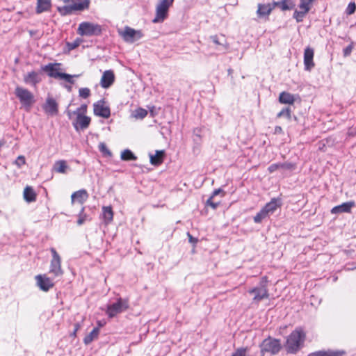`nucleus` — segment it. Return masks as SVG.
I'll return each instance as SVG.
<instances>
[{"label":"nucleus","mask_w":356,"mask_h":356,"mask_svg":"<svg viewBox=\"0 0 356 356\" xmlns=\"http://www.w3.org/2000/svg\"><path fill=\"white\" fill-rule=\"evenodd\" d=\"M300 6L302 8H308L309 9H311L312 4L314 1V0H300Z\"/></svg>","instance_id":"nucleus-43"},{"label":"nucleus","mask_w":356,"mask_h":356,"mask_svg":"<svg viewBox=\"0 0 356 356\" xmlns=\"http://www.w3.org/2000/svg\"><path fill=\"white\" fill-rule=\"evenodd\" d=\"M260 347L263 355H275L280 352L282 346L280 340L269 337L263 341Z\"/></svg>","instance_id":"nucleus-5"},{"label":"nucleus","mask_w":356,"mask_h":356,"mask_svg":"<svg viewBox=\"0 0 356 356\" xmlns=\"http://www.w3.org/2000/svg\"><path fill=\"white\" fill-rule=\"evenodd\" d=\"M281 206L282 201L280 198H273L254 217V222H261L264 219L272 215Z\"/></svg>","instance_id":"nucleus-2"},{"label":"nucleus","mask_w":356,"mask_h":356,"mask_svg":"<svg viewBox=\"0 0 356 356\" xmlns=\"http://www.w3.org/2000/svg\"><path fill=\"white\" fill-rule=\"evenodd\" d=\"M280 169L292 170L295 169V164L287 162L273 163L268 167V170L270 173H273Z\"/></svg>","instance_id":"nucleus-22"},{"label":"nucleus","mask_w":356,"mask_h":356,"mask_svg":"<svg viewBox=\"0 0 356 356\" xmlns=\"http://www.w3.org/2000/svg\"><path fill=\"white\" fill-rule=\"evenodd\" d=\"M52 259L50 262L49 273L54 277H61L63 275V270L61 268V258L54 248L50 250Z\"/></svg>","instance_id":"nucleus-6"},{"label":"nucleus","mask_w":356,"mask_h":356,"mask_svg":"<svg viewBox=\"0 0 356 356\" xmlns=\"http://www.w3.org/2000/svg\"><path fill=\"white\" fill-rule=\"evenodd\" d=\"M83 211H84V207H82V209L79 213V219L77 220V224L79 225H81L86 220H88V216L86 214L83 213Z\"/></svg>","instance_id":"nucleus-39"},{"label":"nucleus","mask_w":356,"mask_h":356,"mask_svg":"<svg viewBox=\"0 0 356 356\" xmlns=\"http://www.w3.org/2000/svg\"><path fill=\"white\" fill-rule=\"evenodd\" d=\"M174 0H161L156 9V16L152 20L154 23L162 22L167 17L168 9Z\"/></svg>","instance_id":"nucleus-9"},{"label":"nucleus","mask_w":356,"mask_h":356,"mask_svg":"<svg viewBox=\"0 0 356 356\" xmlns=\"http://www.w3.org/2000/svg\"><path fill=\"white\" fill-rule=\"evenodd\" d=\"M102 32V26L97 23L83 22L79 24L76 33L81 36L91 37L99 35Z\"/></svg>","instance_id":"nucleus-4"},{"label":"nucleus","mask_w":356,"mask_h":356,"mask_svg":"<svg viewBox=\"0 0 356 356\" xmlns=\"http://www.w3.org/2000/svg\"><path fill=\"white\" fill-rule=\"evenodd\" d=\"M211 39L213 42V43H215L216 44H221V43L219 42L218 38L216 35L211 36Z\"/></svg>","instance_id":"nucleus-52"},{"label":"nucleus","mask_w":356,"mask_h":356,"mask_svg":"<svg viewBox=\"0 0 356 356\" xmlns=\"http://www.w3.org/2000/svg\"><path fill=\"white\" fill-rule=\"evenodd\" d=\"M245 354L246 349L239 348L232 355V356H245Z\"/></svg>","instance_id":"nucleus-47"},{"label":"nucleus","mask_w":356,"mask_h":356,"mask_svg":"<svg viewBox=\"0 0 356 356\" xmlns=\"http://www.w3.org/2000/svg\"><path fill=\"white\" fill-rule=\"evenodd\" d=\"M354 205L355 203L353 202H346L340 205L333 207L331 210V213L333 214L349 213L350 212Z\"/></svg>","instance_id":"nucleus-20"},{"label":"nucleus","mask_w":356,"mask_h":356,"mask_svg":"<svg viewBox=\"0 0 356 356\" xmlns=\"http://www.w3.org/2000/svg\"><path fill=\"white\" fill-rule=\"evenodd\" d=\"M276 129H277V131L282 130L281 127H276Z\"/></svg>","instance_id":"nucleus-57"},{"label":"nucleus","mask_w":356,"mask_h":356,"mask_svg":"<svg viewBox=\"0 0 356 356\" xmlns=\"http://www.w3.org/2000/svg\"><path fill=\"white\" fill-rule=\"evenodd\" d=\"M51 6V0H37L35 11L38 14L46 12L50 10Z\"/></svg>","instance_id":"nucleus-24"},{"label":"nucleus","mask_w":356,"mask_h":356,"mask_svg":"<svg viewBox=\"0 0 356 356\" xmlns=\"http://www.w3.org/2000/svg\"><path fill=\"white\" fill-rule=\"evenodd\" d=\"M41 79L39 74L36 72H31L27 73L24 76V81L25 83L35 86L37 83L40 82Z\"/></svg>","instance_id":"nucleus-21"},{"label":"nucleus","mask_w":356,"mask_h":356,"mask_svg":"<svg viewBox=\"0 0 356 356\" xmlns=\"http://www.w3.org/2000/svg\"><path fill=\"white\" fill-rule=\"evenodd\" d=\"M88 198V193L85 189H81L73 193L71 195L72 204L78 202L83 204Z\"/></svg>","instance_id":"nucleus-19"},{"label":"nucleus","mask_w":356,"mask_h":356,"mask_svg":"<svg viewBox=\"0 0 356 356\" xmlns=\"http://www.w3.org/2000/svg\"><path fill=\"white\" fill-rule=\"evenodd\" d=\"M165 152L163 150H156L154 155L149 154L150 163L153 165H159L163 161Z\"/></svg>","instance_id":"nucleus-26"},{"label":"nucleus","mask_w":356,"mask_h":356,"mask_svg":"<svg viewBox=\"0 0 356 356\" xmlns=\"http://www.w3.org/2000/svg\"><path fill=\"white\" fill-rule=\"evenodd\" d=\"M65 88L69 91L70 92L72 90V86H67V85H65Z\"/></svg>","instance_id":"nucleus-55"},{"label":"nucleus","mask_w":356,"mask_h":356,"mask_svg":"<svg viewBox=\"0 0 356 356\" xmlns=\"http://www.w3.org/2000/svg\"><path fill=\"white\" fill-rule=\"evenodd\" d=\"M70 167L67 165L66 161L59 160L55 162L52 170L58 173L65 174Z\"/></svg>","instance_id":"nucleus-25"},{"label":"nucleus","mask_w":356,"mask_h":356,"mask_svg":"<svg viewBox=\"0 0 356 356\" xmlns=\"http://www.w3.org/2000/svg\"><path fill=\"white\" fill-rule=\"evenodd\" d=\"M79 95L82 98H88L90 95V90L88 88H81L79 90Z\"/></svg>","instance_id":"nucleus-41"},{"label":"nucleus","mask_w":356,"mask_h":356,"mask_svg":"<svg viewBox=\"0 0 356 356\" xmlns=\"http://www.w3.org/2000/svg\"><path fill=\"white\" fill-rule=\"evenodd\" d=\"M213 197H210L207 201V205L210 206L213 209H216L220 204V202H215L212 200Z\"/></svg>","instance_id":"nucleus-44"},{"label":"nucleus","mask_w":356,"mask_h":356,"mask_svg":"<svg viewBox=\"0 0 356 356\" xmlns=\"http://www.w3.org/2000/svg\"><path fill=\"white\" fill-rule=\"evenodd\" d=\"M94 113L95 115L108 118L111 115V111L104 102L99 101L94 104Z\"/></svg>","instance_id":"nucleus-15"},{"label":"nucleus","mask_w":356,"mask_h":356,"mask_svg":"<svg viewBox=\"0 0 356 356\" xmlns=\"http://www.w3.org/2000/svg\"><path fill=\"white\" fill-rule=\"evenodd\" d=\"M187 234L189 238V241L191 243H197V240L196 238H193L189 233H188Z\"/></svg>","instance_id":"nucleus-53"},{"label":"nucleus","mask_w":356,"mask_h":356,"mask_svg":"<svg viewBox=\"0 0 356 356\" xmlns=\"http://www.w3.org/2000/svg\"><path fill=\"white\" fill-rule=\"evenodd\" d=\"M220 193H222L224 195V192L220 188L216 189L213 192V194L211 197H213V198L216 195Z\"/></svg>","instance_id":"nucleus-51"},{"label":"nucleus","mask_w":356,"mask_h":356,"mask_svg":"<svg viewBox=\"0 0 356 356\" xmlns=\"http://www.w3.org/2000/svg\"><path fill=\"white\" fill-rule=\"evenodd\" d=\"M266 280L260 282V286L249 290V293L253 296L252 301L259 303L260 301L267 299L269 296L268 289L265 285Z\"/></svg>","instance_id":"nucleus-10"},{"label":"nucleus","mask_w":356,"mask_h":356,"mask_svg":"<svg viewBox=\"0 0 356 356\" xmlns=\"http://www.w3.org/2000/svg\"><path fill=\"white\" fill-rule=\"evenodd\" d=\"M147 115V110L144 109V108H138L137 109H136L131 114V117L135 118V119H143L145 118Z\"/></svg>","instance_id":"nucleus-34"},{"label":"nucleus","mask_w":356,"mask_h":356,"mask_svg":"<svg viewBox=\"0 0 356 356\" xmlns=\"http://www.w3.org/2000/svg\"><path fill=\"white\" fill-rule=\"evenodd\" d=\"M67 114H68V116H69L70 118H71V113H70V111L67 113Z\"/></svg>","instance_id":"nucleus-58"},{"label":"nucleus","mask_w":356,"mask_h":356,"mask_svg":"<svg viewBox=\"0 0 356 356\" xmlns=\"http://www.w3.org/2000/svg\"><path fill=\"white\" fill-rule=\"evenodd\" d=\"M115 75L112 70H106L103 73L101 78L100 84L104 88H108L114 82Z\"/></svg>","instance_id":"nucleus-18"},{"label":"nucleus","mask_w":356,"mask_h":356,"mask_svg":"<svg viewBox=\"0 0 356 356\" xmlns=\"http://www.w3.org/2000/svg\"><path fill=\"white\" fill-rule=\"evenodd\" d=\"M314 49L310 47H307L304 51V65L306 71L309 72L314 67Z\"/></svg>","instance_id":"nucleus-13"},{"label":"nucleus","mask_w":356,"mask_h":356,"mask_svg":"<svg viewBox=\"0 0 356 356\" xmlns=\"http://www.w3.org/2000/svg\"><path fill=\"white\" fill-rule=\"evenodd\" d=\"M90 120V117L78 113L76 118L73 122V126L76 131L83 130L88 127Z\"/></svg>","instance_id":"nucleus-14"},{"label":"nucleus","mask_w":356,"mask_h":356,"mask_svg":"<svg viewBox=\"0 0 356 356\" xmlns=\"http://www.w3.org/2000/svg\"><path fill=\"white\" fill-rule=\"evenodd\" d=\"M306 334L300 327L296 328L287 337L285 348L289 353H296L303 346Z\"/></svg>","instance_id":"nucleus-1"},{"label":"nucleus","mask_w":356,"mask_h":356,"mask_svg":"<svg viewBox=\"0 0 356 356\" xmlns=\"http://www.w3.org/2000/svg\"><path fill=\"white\" fill-rule=\"evenodd\" d=\"M291 111L289 108H284L282 109L278 114H277V118H281L282 116H285L286 118H287L289 120L291 119Z\"/></svg>","instance_id":"nucleus-40"},{"label":"nucleus","mask_w":356,"mask_h":356,"mask_svg":"<svg viewBox=\"0 0 356 356\" xmlns=\"http://www.w3.org/2000/svg\"><path fill=\"white\" fill-rule=\"evenodd\" d=\"M201 131H202V129L200 128H195L193 130V134H194L195 136H196L197 138L200 139L201 138Z\"/></svg>","instance_id":"nucleus-49"},{"label":"nucleus","mask_w":356,"mask_h":356,"mask_svg":"<svg viewBox=\"0 0 356 356\" xmlns=\"http://www.w3.org/2000/svg\"><path fill=\"white\" fill-rule=\"evenodd\" d=\"M79 76H80L79 74L71 75V74H66V73H62L59 79L64 80L70 84H74V78L79 77Z\"/></svg>","instance_id":"nucleus-36"},{"label":"nucleus","mask_w":356,"mask_h":356,"mask_svg":"<svg viewBox=\"0 0 356 356\" xmlns=\"http://www.w3.org/2000/svg\"><path fill=\"white\" fill-rule=\"evenodd\" d=\"M83 42V39L77 38L74 41L71 42H67V46L69 49V50H73L78 47Z\"/></svg>","instance_id":"nucleus-38"},{"label":"nucleus","mask_w":356,"mask_h":356,"mask_svg":"<svg viewBox=\"0 0 356 356\" xmlns=\"http://www.w3.org/2000/svg\"><path fill=\"white\" fill-rule=\"evenodd\" d=\"M128 300L120 298L118 299L116 302L108 305L106 309V314L108 316L109 318H113L118 314H120L126 311L128 309Z\"/></svg>","instance_id":"nucleus-8"},{"label":"nucleus","mask_w":356,"mask_h":356,"mask_svg":"<svg viewBox=\"0 0 356 356\" xmlns=\"http://www.w3.org/2000/svg\"><path fill=\"white\" fill-rule=\"evenodd\" d=\"M118 33L128 43H134L143 36L141 31L135 30L129 26H125L123 30H119Z\"/></svg>","instance_id":"nucleus-7"},{"label":"nucleus","mask_w":356,"mask_h":356,"mask_svg":"<svg viewBox=\"0 0 356 356\" xmlns=\"http://www.w3.org/2000/svg\"><path fill=\"white\" fill-rule=\"evenodd\" d=\"M60 63H49L43 67V70L46 72L50 77L60 79L63 72H59Z\"/></svg>","instance_id":"nucleus-17"},{"label":"nucleus","mask_w":356,"mask_h":356,"mask_svg":"<svg viewBox=\"0 0 356 356\" xmlns=\"http://www.w3.org/2000/svg\"><path fill=\"white\" fill-rule=\"evenodd\" d=\"M273 4L274 7L277 6L282 10H291L294 6V4L291 0H282L281 1L274 2Z\"/></svg>","instance_id":"nucleus-31"},{"label":"nucleus","mask_w":356,"mask_h":356,"mask_svg":"<svg viewBox=\"0 0 356 356\" xmlns=\"http://www.w3.org/2000/svg\"><path fill=\"white\" fill-rule=\"evenodd\" d=\"M296 101V96L287 92L280 94L279 102L284 104H293Z\"/></svg>","instance_id":"nucleus-27"},{"label":"nucleus","mask_w":356,"mask_h":356,"mask_svg":"<svg viewBox=\"0 0 356 356\" xmlns=\"http://www.w3.org/2000/svg\"><path fill=\"white\" fill-rule=\"evenodd\" d=\"M58 10L62 15H70L74 11L72 6L70 4L63 7H58Z\"/></svg>","instance_id":"nucleus-37"},{"label":"nucleus","mask_w":356,"mask_h":356,"mask_svg":"<svg viewBox=\"0 0 356 356\" xmlns=\"http://www.w3.org/2000/svg\"><path fill=\"white\" fill-rule=\"evenodd\" d=\"M36 195L33 189L30 186H26L24 190V198L26 201L31 202L35 200Z\"/></svg>","instance_id":"nucleus-32"},{"label":"nucleus","mask_w":356,"mask_h":356,"mask_svg":"<svg viewBox=\"0 0 356 356\" xmlns=\"http://www.w3.org/2000/svg\"><path fill=\"white\" fill-rule=\"evenodd\" d=\"M345 352L343 350H321L310 353L308 356H343Z\"/></svg>","instance_id":"nucleus-23"},{"label":"nucleus","mask_w":356,"mask_h":356,"mask_svg":"<svg viewBox=\"0 0 356 356\" xmlns=\"http://www.w3.org/2000/svg\"><path fill=\"white\" fill-rule=\"evenodd\" d=\"M99 330L97 327H95L88 334H87L84 339L83 342L85 344H90L93 340L96 339L99 335Z\"/></svg>","instance_id":"nucleus-33"},{"label":"nucleus","mask_w":356,"mask_h":356,"mask_svg":"<svg viewBox=\"0 0 356 356\" xmlns=\"http://www.w3.org/2000/svg\"><path fill=\"white\" fill-rule=\"evenodd\" d=\"M86 110L87 106L86 104H83L74 112V114L78 115V113H81L83 115L86 112Z\"/></svg>","instance_id":"nucleus-46"},{"label":"nucleus","mask_w":356,"mask_h":356,"mask_svg":"<svg viewBox=\"0 0 356 356\" xmlns=\"http://www.w3.org/2000/svg\"><path fill=\"white\" fill-rule=\"evenodd\" d=\"M276 129H277V131L282 130L281 127H276Z\"/></svg>","instance_id":"nucleus-56"},{"label":"nucleus","mask_w":356,"mask_h":356,"mask_svg":"<svg viewBox=\"0 0 356 356\" xmlns=\"http://www.w3.org/2000/svg\"><path fill=\"white\" fill-rule=\"evenodd\" d=\"M274 6H272L270 4H259L257 14L260 17L267 16L268 15L272 10L273 9Z\"/></svg>","instance_id":"nucleus-29"},{"label":"nucleus","mask_w":356,"mask_h":356,"mask_svg":"<svg viewBox=\"0 0 356 356\" xmlns=\"http://www.w3.org/2000/svg\"><path fill=\"white\" fill-rule=\"evenodd\" d=\"M42 109L47 115L55 116L58 113V104L51 96H48L42 105Z\"/></svg>","instance_id":"nucleus-11"},{"label":"nucleus","mask_w":356,"mask_h":356,"mask_svg":"<svg viewBox=\"0 0 356 356\" xmlns=\"http://www.w3.org/2000/svg\"><path fill=\"white\" fill-rule=\"evenodd\" d=\"M79 329V324H76L75 325V328H74V332H73L74 335L76 334V332L78 331Z\"/></svg>","instance_id":"nucleus-54"},{"label":"nucleus","mask_w":356,"mask_h":356,"mask_svg":"<svg viewBox=\"0 0 356 356\" xmlns=\"http://www.w3.org/2000/svg\"><path fill=\"white\" fill-rule=\"evenodd\" d=\"M310 9L308 8H302L299 5V10H295L293 13V17L298 22H302L306 14L309 11Z\"/></svg>","instance_id":"nucleus-30"},{"label":"nucleus","mask_w":356,"mask_h":356,"mask_svg":"<svg viewBox=\"0 0 356 356\" xmlns=\"http://www.w3.org/2000/svg\"><path fill=\"white\" fill-rule=\"evenodd\" d=\"M37 286L40 288V290L43 291H48L50 289H51L54 284L52 279L49 277H47V275H38L35 277Z\"/></svg>","instance_id":"nucleus-12"},{"label":"nucleus","mask_w":356,"mask_h":356,"mask_svg":"<svg viewBox=\"0 0 356 356\" xmlns=\"http://www.w3.org/2000/svg\"><path fill=\"white\" fill-rule=\"evenodd\" d=\"M15 95L19 99L22 107L27 111H30L35 102L33 94L24 88L17 86L15 90Z\"/></svg>","instance_id":"nucleus-3"},{"label":"nucleus","mask_w":356,"mask_h":356,"mask_svg":"<svg viewBox=\"0 0 356 356\" xmlns=\"http://www.w3.org/2000/svg\"><path fill=\"white\" fill-rule=\"evenodd\" d=\"M65 3H70L74 11H82L88 9L90 5L89 0H60Z\"/></svg>","instance_id":"nucleus-16"},{"label":"nucleus","mask_w":356,"mask_h":356,"mask_svg":"<svg viewBox=\"0 0 356 356\" xmlns=\"http://www.w3.org/2000/svg\"><path fill=\"white\" fill-rule=\"evenodd\" d=\"M26 163V160L24 156H19L15 161V165L18 168H21Z\"/></svg>","instance_id":"nucleus-42"},{"label":"nucleus","mask_w":356,"mask_h":356,"mask_svg":"<svg viewBox=\"0 0 356 356\" xmlns=\"http://www.w3.org/2000/svg\"><path fill=\"white\" fill-rule=\"evenodd\" d=\"M102 218L106 225L112 222L113 218V211L111 206L102 207Z\"/></svg>","instance_id":"nucleus-28"},{"label":"nucleus","mask_w":356,"mask_h":356,"mask_svg":"<svg viewBox=\"0 0 356 356\" xmlns=\"http://www.w3.org/2000/svg\"><path fill=\"white\" fill-rule=\"evenodd\" d=\"M121 159L124 161H135L136 156L129 149H125L121 153Z\"/></svg>","instance_id":"nucleus-35"},{"label":"nucleus","mask_w":356,"mask_h":356,"mask_svg":"<svg viewBox=\"0 0 356 356\" xmlns=\"http://www.w3.org/2000/svg\"><path fill=\"white\" fill-rule=\"evenodd\" d=\"M355 10H356V5H355V3L351 2L348 6V8H347V10H346V13L348 15H351V14L355 13Z\"/></svg>","instance_id":"nucleus-45"},{"label":"nucleus","mask_w":356,"mask_h":356,"mask_svg":"<svg viewBox=\"0 0 356 356\" xmlns=\"http://www.w3.org/2000/svg\"><path fill=\"white\" fill-rule=\"evenodd\" d=\"M352 50H353V46L351 44L347 46L344 49H343V56L345 57L349 56L351 52H352Z\"/></svg>","instance_id":"nucleus-48"},{"label":"nucleus","mask_w":356,"mask_h":356,"mask_svg":"<svg viewBox=\"0 0 356 356\" xmlns=\"http://www.w3.org/2000/svg\"><path fill=\"white\" fill-rule=\"evenodd\" d=\"M99 149L102 152H105V153H107L108 154H111V152H109V150L106 148V145L104 144V143H101L99 144Z\"/></svg>","instance_id":"nucleus-50"}]
</instances>
